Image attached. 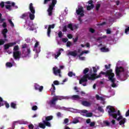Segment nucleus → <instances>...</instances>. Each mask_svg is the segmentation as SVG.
Returning <instances> with one entry per match:
<instances>
[{
	"label": "nucleus",
	"mask_w": 129,
	"mask_h": 129,
	"mask_svg": "<svg viewBox=\"0 0 129 129\" xmlns=\"http://www.w3.org/2000/svg\"><path fill=\"white\" fill-rule=\"evenodd\" d=\"M125 123V118H123L122 120H121L119 122V124H120V125H122V124H124Z\"/></svg>",
	"instance_id": "30"
},
{
	"label": "nucleus",
	"mask_w": 129,
	"mask_h": 129,
	"mask_svg": "<svg viewBox=\"0 0 129 129\" xmlns=\"http://www.w3.org/2000/svg\"><path fill=\"white\" fill-rule=\"evenodd\" d=\"M37 109H38V106H37L36 105H34L32 106V110H37Z\"/></svg>",
	"instance_id": "52"
},
{
	"label": "nucleus",
	"mask_w": 129,
	"mask_h": 129,
	"mask_svg": "<svg viewBox=\"0 0 129 129\" xmlns=\"http://www.w3.org/2000/svg\"><path fill=\"white\" fill-rule=\"evenodd\" d=\"M67 37L68 39H72V38H73V36L71 34H68Z\"/></svg>",
	"instance_id": "57"
},
{
	"label": "nucleus",
	"mask_w": 129,
	"mask_h": 129,
	"mask_svg": "<svg viewBox=\"0 0 129 129\" xmlns=\"http://www.w3.org/2000/svg\"><path fill=\"white\" fill-rule=\"evenodd\" d=\"M116 75L120 78V73L124 72V69L122 67H117L115 69Z\"/></svg>",
	"instance_id": "7"
},
{
	"label": "nucleus",
	"mask_w": 129,
	"mask_h": 129,
	"mask_svg": "<svg viewBox=\"0 0 129 129\" xmlns=\"http://www.w3.org/2000/svg\"><path fill=\"white\" fill-rule=\"evenodd\" d=\"M62 41L63 42V43H66L67 42H68V38H63L62 39Z\"/></svg>",
	"instance_id": "50"
},
{
	"label": "nucleus",
	"mask_w": 129,
	"mask_h": 129,
	"mask_svg": "<svg viewBox=\"0 0 129 129\" xmlns=\"http://www.w3.org/2000/svg\"><path fill=\"white\" fill-rule=\"evenodd\" d=\"M58 36L59 38H62V37H63V33H62V31H59L58 33Z\"/></svg>",
	"instance_id": "47"
},
{
	"label": "nucleus",
	"mask_w": 129,
	"mask_h": 129,
	"mask_svg": "<svg viewBox=\"0 0 129 129\" xmlns=\"http://www.w3.org/2000/svg\"><path fill=\"white\" fill-rule=\"evenodd\" d=\"M68 122H69V119L68 118H65L64 120V123L67 124L68 123Z\"/></svg>",
	"instance_id": "58"
},
{
	"label": "nucleus",
	"mask_w": 129,
	"mask_h": 129,
	"mask_svg": "<svg viewBox=\"0 0 129 129\" xmlns=\"http://www.w3.org/2000/svg\"><path fill=\"white\" fill-rule=\"evenodd\" d=\"M62 32H66L67 31H68L67 29V25H64L63 27H62Z\"/></svg>",
	"instance_id": "41"
},
{
	"label": "nucleus",
	"mask_w": 129,
	"mask_h": 129,
	"mask_svg": "<svg viewBox=\"0 0 129 129\" xmlns=\"http://www.w3.org/2000/svg\"><path fill=\"white\" fill-rule=\"evenodd\" d=\"M64 99V97L61 96H55V97H53L52 100L49 101L48 104L50 105V107H53L54 105H56V102L57 100H62Z\"/></svg>",
	"instance_id": "4"
},
{
	"label": "nucleus",
	"mask_w": 129,
	"mask_h": 129,
	"mask_svg": "<svg viewBox=\"0 0 129 129\" xmlns=\"http://www.w3.org/2000/svg\"><path fill=\"white\" fill-rule=\"evenodd\" d=\"M19 45H15L14 47V52L19 51Z\"/></svg>",
	"instance_id": "37"
},
{
	"label": "nucleus",
	"mask_w": 129,
	"mask_h": 129,
	"mask_svg": "<svg viewBox=\"0 0 129 129\" xmlns=\"http://www.w3.org/2000/svg\"><path fill=\"white\" fill-rule=\"evenodd\" d=\"M98 110L100 111V112H104V110L103 109V108H102V107L101 106L98 107Z\"/></svg>",
	"instance_id": "36"
},
{
	"label": "nucleus",
	"mask_w": 129,
	"mask_h": 129,
	"mask_svg": "<svg viewBox=\"0 0 129 129\" xmlns=\"http://www.w3.org/2000/svg\"><path fill=\"white\" fill-rule=\"evenodd\" d=\"M17 44L16 42H10L9 43H7L4 45V50H8L10 48V47H13V46H15Z\"/></svg>",
	"instance_id": "16"
},
{
	"label": "nucleus",
	"mask_w": 129,
	"mask_h": 129,
	"mask_svg": "<svg viewBox=\"0 0 129 129\" xmlns=\"http://www.w3.org/2000/svg\"><path fill=\"white\" fill-rule=\"evenodd\" d=\"M88 111L87 110H83L82 111V113L81 114L82 115H83V116H86V114L85 113H87Z\"/></svg>",
	"instance_id": "35"
},
{
	"label": "nucleus",
	"mask_w": 129,
	"mask_h": 129,
	"mask_svg": "<svg viewBox=\"0 0 129 129\" xmlns=\"http://www.w3.org/2000/svg\"><path fill=\"white\" fill-rule=\"evenodd\" d=\"M71 98L72 99H73V100H78L81 99V98H80V96L78 95H74L72 96Z\"/></svg>",
	"instance_id": "23"
},
{
	"label": "nucleus",
	"mask_w": 129,
	"mask_h": 129,
	"mask_svg": "<svg viewBox=\"0 0 129 129\" xmlns=\"http://www.w3.org/2000/svg\"><path fill=\"white\" fill-rule=\"evenodd\" d=\"M104 123L105 124H106V125H107V126H109V125H110V123H109V122H108V121H105L104 122Z\"/></svg>",
	"instance_id": "51"
},
{
	"label": "nucleus",
	"mask_w": 129,
	"mask_h": 129,
	"mask_svg": "<svg viewBox=\"0 0 129 129\" xmlns=\"http://www.w3.org/2000/svg\"><path fill=\"white\" fill-rule=\"evenodd\" d=\"M107 109H108L109 110L108 111V114L110 116H112L113 118H116L117 117V115H120V111L118 110L117 111V113H115L116 112L115 111V109L113 108V107L111 106H108L106 107Z\"/></svg>",
	"instance_id": "2"
},
{
	"label": "nucleus",
	"mask_w": 129,
	"mask_h": 129,
	"mask_svg": "<svg viewBox=\"0 0 129 129\" xmlns=\"http://www.w3.org/2000/svg\"><path fill=\"white\" fill-rule=\"evenodd\" d=\"M53 74L54 75H58L59 77H61V70L58 69V68L57 67H54L52 69Z\"/></svg>",
	"instance_id": "12"
},
{
	"label": "nucleus",
	"mask_w": 129,
	"mask_h": 129,
	"mask_svg": "<svg viewBox=\"0 0 129 129\" xmlns=\"http://www.w3.org/2000/svg\"><path fill=\"white\" fill-rule=\"evenodd\" d=\"M2 26H3V28H7V23L4 22Z\"/></svg>",
	"instance_id": "63"
},
{
	"label": "nucleus",
	"mask_w": 129,
	"mask_h": 129,
	"mask_svg": "<svg viewBox=\"0 0 129 129\" xmlns=\"http://www.w3.org/2000/svg\"><path fill=\"white\" fill-rule=\"evenodd\" d=\"M101 74L102 75H105L106 77H108V79H109V77H111V76H112V75H114V74L112 73V70H107L106 72H101L99 75L95 76V79H97V78H100V77H101Z\"/></svg>",
	"instance_id": "3"
},
{
	"label": "nucleus",
	"mask_w": 129,
	"mask_h": 129,
	"mask_svg": "<svg viewBox=\"0 0 129 129\" xmlns=\"http://www.w3.org/2000/svg\"><path fill=\"white\" fill-rule=\"evenodd\" d=\"M97 75L96 74H93L90 76L89 74L84 75L83 77L80 80L79 84H82V83H84V82H87L88 80H95V76Z\"/></svg>",
	"instance_id": "1"
},
{
	"label": "nucleus",
	"mask_w": 129,
	"mask_h": 129,
	"mask_svg": "<svg viewBox=\"0 0 129 129\" xmlns=\"http://www.w3.org/2000/svg\"><path fill=\"white\" fill-rule=\"evenodd\" d=\"M29 18H30V20L33 21V20H34V19H35V13H29Z\"/></svg>",
	"instance_id": "28"
},
{
	"label": "nucleus",
	"mask_w": 129,
	"mask_h": 129,
	"mask_svg": "<svg viewBox=\"0 0 129 129\" xmlns=\"http://www.w3.org/2000/svg\"><path fill=\"white\" fill-rule=\"evenodd\" d=\"M95 125V122H91L90 123V126H94Z\"/></svg>",
	"instance_id": "60"
},
{
	"label": "nucleus",
	"mask_w": 129,
	"mask_h": 129,
	"mask_svg": "<svg viewBox=\"0 0 129 129\" xmlns=\"http://www.w3.org/2000/svg\"><path fill=\"white\" fill-rule=\"evenodd\" d=\"M93 114L91 112H89V113H87L86 114V117H91V116H92Z\"/></svg>",
	"instance_id": "39"
},
{
	"label": "nucleus",
	"mask_w": 129,
	"mask_h": 129,
	"mask_svg": "<svg viewBox=\"0 0 129 129\" xmlns=\"http://www.w3.org/2000/svg\"><path fill=\"white\" fill-rule=\"evenodd\" d=\"M100 50L102 52H108L109 51L108 48H106L105 47H102Z\"/></svg>",
	"instance_id": "32"
},
{
	"label": "nucleus",
	"mask_w": 129,
	"mask_h": 129,
	"mask_svg": "<svg viewBox=\"0 0 129 129\" xmlns=\"http://www.w3.org/2000/svg\"><path fill=\"white\" fill-rule=\"evenodd\" d=\"M27 17H28V13H24L20 16V18L21 19H25V18H27Z\"/></svg>",
	"instance_id": "33"
},
{
	"label": "nucleus",
	"mask_w": 129,
	"mask_h": 129,
	"mask_svg": "<svg viewBox=\"0 0 129 129\" xmlns=\"http://www.w3.org/2000/svg\"><path fill=\"white\" fill-rule=\"evenodd\" d=\"M57 4V0H51V3L49 5V8L47 9L48 16H52L53 15V10L55 8V5Z\"/></svg>",
	"instance_id": "6"
},
{
	"label": "nucleus",
	"mask_w": 129,
	"mask_h": 129,
	"mask_svg": "<svg viewBox=\"0 0 129 129\" xmlns=\"http://www.w3.org/2000/svg\"><path fill=\"white\" fill-rule=\"evenodd\" d=\"M5 7H6V9H7V10H9V11H11L12 8H11V5H6Z\"/></svg>",
	"instance_id": "48"
},
{
	"label": "nucleus",
	"mask_w": 129,
	"mask_h": 129,
	"mask_svg": "<svg viewBox=\"0 0 129 129\" xmlns=\"http://www.w3.org/2000/svg\"><path fill=\"white\" fill-rule=\"evenodd\" d=\"M8 22L10 23L11 26H12L13 28V27H15V25L14 24V23H13V21H12V20L9 19Z\"/></svg>",
	"instance_id": "43"
},
{
	"label": "nucleus",
	"mask_w": 129,
	"mask_h": 129,
	"mask_svg": "<svg viewBox=\"0 0 129 129\" xmlns=\"http://www.w3.org/2000/svg\"><path fill=\"white\" fill-rule=\"evenodd\" d=\"M68 55H71V56L76 57L77 56V51L76 50H74V51H70Z\"/></svg>",
	"instance_id": "24"
},
{
	"label": "nucleus",
	"mask_w": 129,
	"mask_h": 129,
	"mask_svg": "<svg viewBox=\"0 0 129 129\" xmlns=\"http://www.w3.org/2000/svg\"><path fill=\"white\" fill-rule=\"evenodd\" d=\"M54 85H59V84H60V83H59V81H54L53 82V84Z\"/></svg>",
	"instance_id": "53"
},
{
	"label": "nucleus",
	"mask_w": 129,
	"mask_h": 129,
	"mask_svg": "<svg viewBox=\"0 0 129 129\" xmlns=\"http://www.w3.org/2000/svg\"><path fill=\"white\" fill-rule=\"evenodd\" d=\"M51 91V94H53V93H54L55 90H56V88L55 87V85L54 84L51 85V88L50 89Z\"/></svg>",
	"instance_id": "27"
},
{
	"label": "nucleus",
	"mask_w": 129,
	"mask_h": 129,
	"mask_svg": "<svg viewBox=\"0 0 129 129\" xmlns=\"http://www.w3.org/2000/svg\"><path fill=\"white\" fill-rule=\"evenodd\" d=\"M30 54H31V49L30 48H28L26 51L25 49L22 50V58L29 57Z\"/></svg>",
	"instance_id": "8"
},
{
	"label": "nucleus",
	"mask_w": 129,
	"mask_h": 129,
	"mask_svg": "<svg viewBox=\"0 0 129 129\" xmlns=\"http://www.w3.org/2000/svg\"><path fill=\"white\" fill-rule=\"evenodd\" d=\"M52 119H53V116L50 115V116H47L45 117V119L44 120L46 122H47L49 123L48 125L50 127L52 126V125H51V123L49 121H50V120H52Z\"/></svg>",
	"instance_id": "19"
},
{
	"label": "nucleus",
	"mask_w": 129,
	"mask_h": 129,
	"mask_svg": "<svg viewBox=\"0 0 129 129\" xmlns=\"http://www.w3.org/2000/svg\"><path fill=\"white\" fill-rule=\"evenodd\" d=\"M72 45V42L71 41H68L67 43V47H71V45Z\"/></svg>",
	"instance_id": "46"
},
{
	"label": "nucleus",
	"mask_w": 129,
	"mask_h": 129,
	"mask_svg": "<svg viewBox=\"0 0 129 129\" xmlns=\"http://www.w3.org/2000/svg\"><path fill=\"white\" fill-rule=\"evenodd\" d=\"M89 72V69L88 68H86L83 72L84 74H85V75H86L87 73H88V72Z\"/></svg>",
	"instance_id": "40"
},
{
	"label": "nucleus",
	"mask_w": 129,
	"mask_h": 129,
	"mask_svg": "<svg viewBox=\"0 0 129 129\" xmlns=\"http://www.w3.org/2000/svg\"><path fill=\"white\" fill-rule=\"evenodd\" d=\"M100 4H97L96 5V10L97 12H98L99 11V9H100Z\"/></svg>",
	"instance_id": "38"
},
{
	"label": "nucleus",
	"mask_w": 129,
	"mask_h": 129,
	"mask_svg": "<svg viewBox=\"0 0 129 129\" xmlns=\"http://www.w3.org/2000/svg\"><path fill=\"white\" fill-rule=\"evenodd\" d=\"M61 51H64V49L63 48H60L58 51L57 52V54H55V59H57L59 56L61 55Z\"/></svg>",
	"instance_id": "25"
},
{
	"label": "nucleus",
	"mask_w": 129,
	"mask_h": 129,
	"mask_svg": "<svg viewBox=\"0 0 129 129\" xmlns=\"http://www.w3.org/2000/svg\"><path fill=\"white\" fill-rule=\"evenodd\" d=\"M10 106L12 108L16 109V108H17V104L15 102H11L10 104Z\"/></svg>",
	"instance_id": "26"
},
{
	"label": "nucleus",
	"mask_w": 129,
	"mask_h": 129,
	"mask_svg": "<svg viewBox=\"0 0 129 129\" xmlns=\"http://www.w3.org/2000/svg\"><path fill=\"white\" fill-rule=\"evenodd\" d=\"M96 98L97 100H103V98L102 97L99 96L98 95H96Z\"/></svg>",
	"instance_id": "34"
},
{
	"label": "nucleus",
	"mask_w": 129,
	"mask_h": 129,
	"mask_svg": "<svg viewBox=\"0 0 129 129\" xmlns=\"http://www.w3.org/2000/svg\"><path fill=\"white\" fill-rule=\"evenodd\" d=\"M38 125L40 128L43 129L46 128V126H47L48 127H51V126L49 125V123L46 122L44 120H43L42 122L39 123Z\"/></svg>",
	"instance_id": "9"
},
{
	"label": "nucleus",
	"mask_w": 129,
	"mask_h": 129,
	"mask_svg": "<svg viewBox=\"0 0 129 129\" xmlns=\"http://www.w3.org/2000/svg\"><path fill=\"white\" fill-rule=\"evenodd\" d=\"M68 28L70 29L71 31H74V29H78V26L76 24H72V23H70L68 25Z\"/></svg>",
	"instance_id": "15"
},
{
	"label": "nucleus",
	"mask_w": 129,
	"mask_h": 129,
	"mask_svg": "<svg viewBox=\"0 0 129 129\" xmlns=\"http://www.w3.org/2000/svg\"><path fill=\"white\" fill-rule=\"evenodd\" d=\"M125 116H129V109L126 112Z\"/></svg>",
	"instance_id": "64"
},
{
	"label": "nucleus",
	"mask_w": 129,
	"mask_h": 129,
	"mask_svg": "<svg viewBox=\"0 0 129 129\" xmlns=\"http://www.w3.org/2000/svg\"><path fill=\"white\" fill-rule=\"evenodd\" d=\"M93 8H94V5H92L91 6H88L87 7V11H91V10H92V9H93Z\"/></svg>",
	"instance_id": "29"
},
{
	"label": "nucleus",
	"mask_w": 129,
	"mask_h": 129,
	"mask_svg": "<svg viewBox=\"0 0 129 129\" xmlns=\"http://www.w3.org/2000/svg\"><path fill=\"white\" fill-rule=\"evenodd\" d=\"M21 55H22V52L21 51L13 52V58H14L15 60H20V59H21Z\"/></svg>",
	"instance_id": "11"
},
{
	"label": "nucleus",
	"mask_w": 129,
	"mask_h": 129,
	"mask_svg": "<svg viewBox=\"0 0 129 129\" xmlns=\"http://www.w3.org/2000/svg\"><path fill=\"white\" fill-rule=\"evenodd\" d=\"M111 66V64H109L108 66L107 64L105 65V68L106 69V70H108V69H110V67Z\"/></svg>",
	"instance_id": "44"
},
{
	"label": "nucleus",
	"mask_w": 129,
	"mask_h": 129,
	"mask_svg": "<svg viewBox=\"0 0 129 129\" xmlns=\"http://www.w3.org/2000/svg\"><path fill=\"white\" fill-rule=\"evenodd\" d=\"M34 88L35 90H39L40 92H41V91H42L43 89H44V87H43V86H40L37 84H35Z\"/></svg>",
	"instance_id": "18"
},
{
	"label": "nucleus",
	"mask_w": 129,
	"mask_h": 129,
	"mask_svg": "<svg viewBox=\"0 0 129 129\" xmlns=\"http://www.w3.org/2000/svg\"><path fill=\"white\" fill-rule=\"evenodd\" d=\"M4 105H5L6 108H10V104H9L7 101H4V99L0 97V107H2V106H4Z\"/></svg>",
	"instance_id": "10"
},
{
	"label": "nucleus",
	"mask_w": 129,
	"mask_h": 129,
	"mask_svg": "<svg viewBox=\"0 0 129 129\" xmlns=\"http://www.w3.org/2000/svg\"><path fill=\"white\" fill-rule=\"evenodd\" d=\"M114 77V75L111 76V77L109 78V80L112 82L111 86L113 88L116 87V84L114 83L115 82V78Z\"/></svg>",
	"instance_id": "14"
},
{
	"label": "nucleus",
	"mask_w": 129,
	"mask_h": 129,
	"mask_svg": "<svg viewBox=\"0 0 129 129\" xmlns=\"http://www.w3.org/2000/svg\"><path fill=\"white\" fill-rule=\"evenodd\" d=\"M29 10L31 13V14H35V8H34V7L33 6V3H30L29 5Z\"/></svg>",
	"instance_id": "22"
},
{
	"label": "nucleus",
	"mask_w": 129,
	"mask_h": 129,
	"mask_svg": "<svg viewBox=\"0 0 129 129\" xmlns=\"http://www.w3.org/2000/svg\"><path fill=\"white\" fill-rule=\"evenodd\" d=\"M76 13L78 15H80L81 17H84V11L83 10V7H80L76 10Z\"/></svg>",
	"instance_id": "13"
},
{
	"label": "nucleus",
	"mask_w": 129,
	"mask_h": 129,
	"mask_svg": "<svg viewBox=\"0 0 129 129\" xmlns=\"http://www.w3.org/2000/svg\"><path fill=\"white\" fill-rule=\"evenodd\" d=\"M54 28H55V24L48 25V28L47 29V32L48 37H50L51 29H54Z\"/></svg>",
	"instance_id": "17"
},
{
	"label": "nucleus",
	"mask_w": 129,
	"mask_h": 129,
	"mask_svg": "<svg viewBox=\"0 0 129 129\" xmlns=\"http://www.w3.org/2000/svg\"><path fill=\"white\" fill-rule=\"evenodd\" d=\"M28 127L29 129H33L34 128V125H33V124H31L29 125Z\"/></svg>",
	"instance_id": "61"
},
{
	"label": "nucleus",
	"mask_w": 129,
	"mask_h": 129,
	"mask_svg": "<svg viewBox=\"0 0 129 129\" xmlns=\"http://www.w3.org/2000/svg\"><path fill=\"white\" fill-rule=\"evenodd\" d=\"M0 7H1L2 9H4V8H5V2H2L0 3Z\"/></svg>",
	"instance_id": "49"
},
{
	"label": "nucleus",
	"mask_w": 129,
	"mask_h": 129,
	"mask_svg": "<svg viewBox=\"0 0 129 129\" xmlns=\"http://www.w3.org/2000/svg\"><path fill=\"white\" fill-rule=\"evenodd\" d=\"M56 115L58 117H61V116H62V113H61L60 112H58L57 113Z\"/></svg>",
	"instance_id": "59"
},
{
	"label": "nucleus",
	"mask_w": 129,
	"mask_h": 129,
	"mask_svg": "<svg viewBox=\"0 0 129 129\" xmlns=\"http://www.w3.org/2000/svg\"><path fill=\"white\" fill-rule=\"evenodd\" d=\"M6 66L7 67H13V63H12L11 62H7L6 63Z\"/></svg>",
	"instance_id": "42"
},
{
	"label": "nucleus",
	"mask_w": 129,
	"mask_h": 129,
	"mask_svg": "<svg viewBox=\"0 0 129 129\" xmlns=\"http://www.w3.org/2000/svg\"><path fill=\"white\" fill-rule=\"evenodd\" d=\"M9 31L8 30V29L4 28L2 31V34L4 38V39H0V46H3L6 43V42H8V39H7V33H8Z\"/></svg>",
	"instance_id": "5"
},
{
	"label": "nucleus",
	"mask_w": 129,
	"mask_h": 129,
	"mask_svg": "<svg viewBox=\"0 0 129 129\" xmlns=\"http://www.w3.org/2000/svg\"><path fill=\"white\" fill-rule=\"evenodd\" d=\"M93 71L94 73H95H95H97V69H96V68L93 67Z\"/></svg>",
	"instance_id": "56"
},
{
	"label": "nucleus",
	"mask_w": 129,
	"mask_h": 129,
	"mask_svg": "<svg viewBox=\"0 0 129 129\" xmlns=\"http://www.w3.org/2000/svg\"><path fill=\"white\" fill-rule=\"evenodd\" d=\"M89 31L90 33H92V34H93L95 32V30L93 29V28H90Z\"/></svg>",
	"instance_id": "54"
},
{
	"label": "nucleus",
	"mask_w": 129,
	"mask_h": 129,
	"mask_svg": "<svg viewBox=\"0 0 129 129\" xmlns=\"http://www.w3.org/2000/svg\"><path fill=\"white\" fill-rule=\"evenodd\" d=\"M88 53V51H83L79 55V58H80L81 60H84L85 59V57H81L83 54H87Z\"/></svg>",
	"instance_id": "21"
},
{
	"label": "nucleus",
	"mask_w": 129,
	"mask_h": 129,
	"mask_svg": "<svg viewBox=\"0 0 129 129\" xmlns=\"http://www.w3.org/2000/svg\"><path fill=\"white\" fill-rule=\"evenodd\" d=\"M82 104L84 106H86L87 107L91 106V103L86 100L82 101Z\"/></svg>",
	"instance_id": "20"
},
{
	"label": "nucleus",
	"mask_w": 129,
	"mask_h": 129,
	"mask_svg": "<svg viewBox=\"0 0 129 129\" xmlns=\"http://www.w3.org/2000/svg\"><path fill=\"white\" fill-rule=\"evenodd\" d=\"M68 76L69 77H72V76H76V74L75 73H73V72H69L68 74Z\"/></svg>",
	"instance_id": "31"
},
{
	"label": "nucleus",
	"mask_w": 129,
	"mask_h": 129,
	"mask_svg": "<svg viewBox=\"0 0 129 129\" xmlns=\"http://www.w3.org/2000/svg\"><path fill=\"white\" fill-rule=\"evenodd\" d=\"M123 118H122V116H121V115H119V117L117 118H115V119H117V120L118 121H119V120H122V119H123Z\"/></svg>",
	"instance_id": "45"
},
{
	"label": "nucleus",
	"mask_w": 129,
	"mask_h": 129,
	"mask_svg": "<svg viewBox=\"0 0 129 129\" xmlns=\"http://www.w3.org/2000/svg\"><path fill=\"white\" fill-rule=\"evenodd\" d=\"M38 46H39V42H36L35 43V45H34L35 49H36V48H37Z\"/></svg>",
	"instance_id": "62"
},
{
	"label": "nucleus",
	"mask_w": 129,
	"mask_h": 129,
	"mask_svg": "<svg viewBox=\"0 0 129 129\" xmlns=\"http://www.w3.org/2000/svg\"><path fill=\"white\" fill-rule=\"evenodd\" d=\"M78 122H79V120H78V119H75L73 121V123H78Z\"/></svg>",
	"instance_id": "55"
}]
</instances>
